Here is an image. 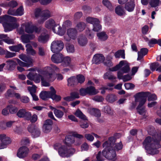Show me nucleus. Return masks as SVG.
Segmentation results:
<instances>
[{"label":"nucleus","mask_w":161,"mask_h":161,"mask_svg":"<svg viewBox=\"0 0 161 161\" xmlns=\"http://www.w3.org/2000/svg\"><path fill=\"white\" fill-rule=\"evenodd\" d=\"M75 141V140L73 136L69 135L66 136L64 142L67 145L69 146L74 143Z\"/></svg>","instance_id":"nucleus-27"},{"label":"nucleus","mask_w":161,"mask_h":161,"mask_svg":"<svg viewBox=\"0 0 161 161\" xmlns=\"http://www.w3.org/2000/svg\"><path fill=\"white\" fill-rule=\"evenodd\" d=\"M97 36L98 39L101 41H105L108 38V35L104 31L97 33Z\"/></svg>","instance_id":"nucleus-34"},{"label":"nucleus","mask_w":161,"mask_h":161,"mask_svg":"<svg viewBox=\"0 0 161 161\" xmlns=\"http://www.w3.org/2000/svg\"><path fill=\"white\" fill-rule=\"evenodd\" d=\"M71 58L70 57L63 56L61 65L64 67H70L71 65Z\"/></svg>","instance_id":"nucleus-25"},{"label":"nucleus","mask_w":161,"mask_h":161,"mask_svg":"<svg viewBox=\"0 0 161 161\" xmlns=\"http://www.w3.org/2000/svg\"><path fill=\"white\" fill-rule=\"evenodd\" d=\"M53 31L54 33L60 36L64 35L65 32V31L62 29L58 25V26L56 27L55 28H53Z\"/></svg>","instance_id":"nucleus-33"},{"label":"nucleus","mask_w":161,"mask_h":161,"mask_svg":"<svg viewBox=\"0 0 161 161\" xmlns=\"http://www.w3.org/2000/svg\"><path fill=\"white\" fill-rule=\"evenodd\" d=\"M84 136L87 140L91 142L93 141L94 139L93 135L92 134V133L91 134H86Z\"/></svg>","instance_id":"nucleus-59"},{"label":"nucleus","mask_w":161,"mask_h":161,"mask_svg":"<svg viewBox=\"0 0 161 161\" xmlns=\"http://www.w3.org/2000/svg\"><path fill=\"white\" fill-rule=\"evenodd\" d=\"M63 55L60 53L53 54L51 58L53 62L55 63L58 64L61 63Z\"/></svg>","instance_id":"nucleus-19"},{"label":"nucleus","mask_w":161,"mask_h":161,"mask_svg":"<svg viewBox=\"0 0 161 161\" xmlns=\"http://www.w3.org/2000/svg\"><path fill=\"white\" fill-rule=\"evenodd\" d=\"M64 47V43L62 41L55 40L51 44V50L53 53H57L61 51Z\"/></svg>","instance_id":"nucleus-10"},{"label":"nucleus","mask_w":161,"mask_h":161,"mask_svg":"<svg viewBox=\"0 0 161 161\" xmlns=\"http://www.w3.org/2000/svg\"><path fill=\"white\" fill-rule=\"evenodd\" d=\"M86 21L88 23L92 24L93 25L99 22V20L97 19L90 17L86 18Z\"/></svg>","instance_id":"nucleus-44"},{"label":"nucleus","mask_w":161,"mask_h":161,"mask_svg":"<svg viewBox=\"0 0 161 161\" xmlns=\"http://www.w3.org/2000/svg\"><path fill=\"white\" fill-rule=\"evenodd\" d=\"M50 89L51 91L50 98L53 100H55L56 101H58L61 100V97L59 95H57L56 94V92L54 88L51 86Z\"/></svg>","instance_id":"nucleus-26"},{"label":"nucleus","mask_w":161,"mask_h":161,"mask_svg":"<svg viewBox=\"0 0 161 161\" xmlns=\"http://www.w3.org/2000/svg\"><path fill=\"white\" fill-rule=\"evenodd\" d=\"M86 27V25L85 23L83 22H80L78 23L76 26V27L77 30L79 31H83Z\"/></svg>","instance_id":"nucleus-37"},{"label":"nucleus","mask_w":161,"mask_h":161,"mask_svg":"<svg viewBox=\"0 0 161 161\" xmlns=\"http://www.w3.org/2000/svg\"><path fill=\"white\" fill-rule=\"evenodd\" d=\"M19 58L23 61L33 66V60L31 57L28 56L25 54H21L19 55Z\"/></svg>","instance_id":"nucleus-21"},{"label":"nucleus","mask_w":161,"mask_h":161,"mask_svg":"<svg viewBox=\"0 0 161 161\" xmlns=\"http://www.w3.org/2000/svg\"><path fill=\"white\" fill-rule=\"evenodd\" d=\"M51 16V13L48 10H45L42 11V19L39 20L38 23L42 24L43 23L44 21L47 18Z\"/></svg>","instance_id":"nucleus-24"},{"label":"nucleus","mask_w":161,"mask_h":161,"mask_svg":"<svg viewBox=\"0 0 161 161\" xmlns=\"http://www.w3.org/2000/svg\"><path fill=\"white\" fill-rule=\"evenodd\" d=\"M27 48L26 50L27 53L32 55L34 56L36 54V52L34 50L31 44H28L26 45Z\"/></svg>","instance_id":"nucleus-40"},{"label":"nucleus","mask_w":161,"mask_h":161,"mask_svg":"<svg viewBox=\"0 0 161 161\" xmlns=\"http://www.w3.org/2000/svg\"><path fill=\"white\" fill-rule=\"evenodd\" d=\"M99 23L100 21L99 20V22L98 23H96L93 25V28L92 29V31H94L97 32L101 29L102 27Z\"/></svg>","instance_id":"nucleus-57"},{"label":"nucleus","mask_w":161,"mask_h":161,"mask_svg":"<svg viewBox=\"0 0 161 161\" xmlns=\"http://www.w3.org/2000/svg\"><path fill=\"white\" fill-rule=\"evenodd\" d=\"M54 114L55 116L58 118H61L64 115L63 112L58 109H55L54 110Z\"/></svg>","instance_id":"nucleus-50"},{"label":"nucleus","mask_w":161,"mask_h":161,"mask_svg":"<svg viewBox=\"0 0 161 161\" xmlns=\"http://www.w3.org/2000/svg\"><path fill=\"white\" fill-rule=\"evenodd\" d=\"M77 83H83L85 80V77L82 75H79L76 77Z\"/></svg>","instance_id":"nucleus-54"},{"label":"nucleus","mask_w":161,"mask_h":161,"mask_svg":"<svg viewBox=\"0 0 161 161\" xmlns=\"http://www.w3.org/2000/svg\"><path fill=\"white\" fill-rule=\"evenodd\" d=\"M45 31L42 33L38 37V41L41 43H45L47 42L49 39V36Z\"/></svg>","instance_id":"nucleus-18"},{"label":"nucleus","mask_w":161,"mask_h":161,"mask_svg":"<svg viewBox=\"0 0 161 161\" xmlns=\"http://www.w3.org/2000/svg\"><path fill=\"white\" fill-rule=\"evenodd\" d=\"M117 77L119 80L122 79L124 82L130 80L132 77L130 75H123L120 72L117 73Z\"/></svg>","instance_id":"nucleus-30"},{"label":"nucleus","mask_w":161,"mask_h":161,"mask_svg":"<svg viewBox=\"0 0 161 161\" xmlns=\"http://www.w3.org/2000/svg\"><path fill=\"white\" fill-rule=\"evenodd\" d=\"M67 35L64 36V39L66 41H69L71 39L75 40L76 38L77 32L75 29L70 28L67 30Z\"/></svg>","instance_id":"nucleus-11"},{"label":"nucleus","mask_w":161,"mask_h":161,"mask_svg":"<svg viewBox=\"0 0 161 161\" xmlns=\"http://www.w3.org/2000/svg\"><path fill=\"white\" fill-rule=\"evenodd\" d=\"M7 64L10 70H14L16 66V63L14 60L9 59L6 61Z\"/></svg>","instance_id":"nucleus-38"},{"label":"nucleus","mask_w":161,"mask_h":161,"mask_svg":"<svg viewBox=\"0 0 161 161\" xmlns=\"http://www.w3.org/2000/svg\"><path fill=\"white\" fill-rule=\"evenodd\" d=\"M115 142L114 143L113 145L112 146V148H113L114 147V150L115 151H118L119 150H121L123 147L122 143L120 142L114 144Z\"/></svg>","instance_id":"nucleus-48"},{"label":"nucleus","mask_w":161,"mask_h":161,"mask_svg":"<svg viewBox=\"0 0 161 161\" xmlns=\"http://www.w3.org/2000/svg\"><path fill=\"white\" fill-rule=\"evenodd\" d=\"M28 131L31 133L34 138L37 137L40 134V131L38 127L34 125H30L28 127Z\"/></svg>","instance_id":"nucleus-13"},{"label":"nucleus","mask_w":161,"mask_h":161,"mask_svg":"<svg viewBox=\"0 0 161 161\" xmlns=\"http://www.w3.org/2000/svg\"><path fill=\"white\" fill-rule=\"evenodd\" d=\"M23 118L26 120L30 121L32 123L35 122L37 119V116L36 114L32 115L31 112L26 110Z\"/></svg>","instance_id":"nucleus-16"},{"label":"nucleus","mask_w":161,"mask_h":161,"mask_svg":"<svg viewBox=\"0 0 161 161\" xmlns=\"http://www.w3.org/2000/svg\"><path fill=\"white\" fill-rule=\"evenodd\" d=\"M92 99L97 102H103L104 99L101 96H97L92 98Z\"/></svg>","instance_id":"nucleus-64"},{"label":"nucleus","mask_w":161,"mask_h":161,"mask_svg":"<svg viewBox=\"0 0 161 161\" xmlns=\"http://www.w3.org/2000/svg\"><path fill=\"white\" fill-rule=\"evenodd\" d=\"M78 42L81 46H85L87 42V38L84 36H80L78 39Z\"/></svg>","instance_id":"nucleus-35"},{"label":"nucleus","mask_w":161,"mask_h":161,"mask_svg":"<svg viewBox=\"0 0 161 161\" xmlns=\"http://www.w3.org/2000/svg\"><path fill=\"white\" fill-rule=\"evenodd\" d=\"M43 70L39 74H36L34 75L33 80L36 83H39L41 80L42 85L44 86L47 87L50 86L48 81L49 80L46 78L45 75L42 74Z\"/></svg>","instance_id":"nucleus-8"},{"label":"nucleus","mask_w":161,"mask_h":161,"mask_svg":"<svg viewBox=\"0 0 161 161\" xmlns=\"http://www.w3.org/2000/svg\"><path fill=\"white\" fill-rule=\"evenodd\" d=\"M14 59L16 60L17 61L18 64L20 66L22 67H25L28 68L32 66V65L30 64L25 62H24L22 61L18 58H15Z\"/></svg>","instance_id":"nucleus-43"},{"label":"nucleus","mask_w":161,"mask_h":161,"mask_svg":"<svg viewBox=\"0 0 161 161\" xmlns=\"http://www.w3.org/2000/svg\"><path fill=\"white\" fill-rule=\"evenodd\" d=\"M135 6L134 0H130L129 2L125 4V8L129 12H132L134 11Z\"/></svg>","instance_id":"nucleus-17"},{"label":"nucleus","mask_w":161,"mask_h":161,"mask_svg":"<svg viewBox=\"0 0 161 161\" xmlns=\"http://www.w3.org/2000/svg\"><path fill=\"white\" fill-rule=\"evenodd\" d=\"M106 100L109 103H113L117 100V97L114 94H108L107 96Z\"/></svg>","instance_id":"nucleus-41"},{"label":"nucleus","mask_w":161,"mask_h":161,"mask_svg":"<svg viewBox=\"0 0 161 161\" xmlns=\"http://www.w3.org/2000/svg\"><path fill=\"white\" fill-rule=\"evenodd\" d=\"M115 12L118 15L120 16H122L125 14L124 8L121 6H119L115 8Z\"/></svg>","instance_id":"nucleus-39"},{"label":"nucleus","mask_w":161,"mask_h":161,"mask_svg":"<svg viewBox=\"0 0 161 161\" xmlns=\"http://www.w3.org/2000/svg\"><path fill=\"white\" fill-rule=\"evenodd\" d=\"M149 4L152 7H155L161 4L159 0H149Z\"/></svg>","instance_id":"nucleus-49"},{"label":"nucleus","mask_w":161,"mask_h":161,"mask_svg":"<svg viewBox=\"0 0 161 161\" xmlns=\"http://www.w3.org/2000/svg\"><path fill=\"white\" fill-rule=\"evenodd\" d=\"M42 11L40 8H37L34 11V15L36 18L39 17L42 18Z\"/></svg>","instance_id":"nucleus-52"},{"label":"nucleus","mask_w":161,"mask_h":161,"mask_svg":"<svg viewBox=\"0 0 161 161\" xmlns=\"http://www.w3.org/2000/svg\"><path fill=\"white\" fill-rule=\"evenodd\" d=\"M148 93L141 92L137 93L135 96V102H139V104L137 108V111L140 114L144 116L146 115V111L144 108L141 107L145 104L146 101V97Z\"/></svg>","instance_id":"nucleus-4"},{"label":"nucleus","mask_w":161,"mask_h":161,"mask_svg":"<svg viewBox=\"0 0 161 161\" xmlns=\"http://www.w3.org/2000/svg\"><path fill=\"white\" fill-rule=\"evenodd\" d=\"M26 110L25 109L23 108L20 109L17 112V115L19 118H23Z\"/></svg>","instance_id":"nucleus-58"},{"label":"nucleus","mask_w":161,"mask_h":161,"mask_svg":"<svg viewBox=\"0 0 161 161\" xmlns=\"http://www.w3.org/2000/svg\"><path fill=\"white\" fill-rule=\"evenodd\" d=\"M0 149L6 148L8 145L10 144L11 141L10 138L5 134H0Z\"/></svg>","instance_id":"nucleus-12"},{"label":"nucleus","mask_w":161,"mask_h":161,"mask_svg":"<svg viewBox=\"0 0 161 161\" xmlns=\"http://www.w3.org/2000/svg\"><path fill=\"white\" fill-rule=\"evenodd\" d=\"M119 70L117 73L120 72L122 75L124 74L128 73L130 70L129 65L128 63L125 61H120L119 64L115 66L109 68L108 70L110 71H115Z\"/></svg>","instance_id":"nucleus-7"},{"label":"nucleus","mask_w":161,"mask_h":161,"mask_svg":"<svg viewBox=\"0 0 161 161\" xmlns=\"http://www.w3.org/2000/svg\"><path fill=\"white\" fill-rule=\"evenodd\" d=\"M66 49L69 53H73L75 51V49L73 45L68 43L66 45Z\"/></svg>","instance_id":"nucleus-55"},{"label":"nucleus","mask_w":161,"mask_h":161,"mask_svg":"<svg viewBox=\"0 0 161 161\" xmlns=\"http://www.w3.org/2000/svg\"><path fill=\"white\" fill-rule=\"evenodd\" d=\"M103 5L109 10H113V7L110 2L108 0H103L102 2Z\"/></svg>","instance_id":"nucleus-46"},{"label":"nucleus","mask_w":161,"mask_h":161,"mask_svg":"<svg viewBox=\"0 0 161 161\" xmlns=\"http://www.w3.org/2000/svg\"><path fill=\"white\" fill-rule=\"evenodd\" d=\"M53 71L58 72L59 69L54 64H51L50 66L44 68L43 70L42 74L45 75V77L50 81H53L56 78L55 75L53 73Z\"/></svg>","instance_id":"nucleus-6"},{"label":"nucleus","mask_w":161,"mask_h":161,"mask_svg":"<svg viewBox=\"0 0 161 161\" xmlns=\"http://www.w3.org/2000/svg\"><path fill=\"white\" fill-rule=\"evenodd\" d=\"M15 17L6 15L3 18L0 17V23L3 24L5 32L12 30L19 26Z\"/></svg>","instance_id":"nucleus-3"},{"label":"nucleus","mask_w":161,"mask_h":161,"mask_svg":"<svg viewBox=\"0 0 161 161\" xmlns=\"http://www.w3.org/2000/svg\"><path fill=\"white\" fill-rule=\"evenodd\" d=\"M152 137L153 138H152L150 136L147 137L144 140L143 144L148 154L154 155L159 153V151L157 149L160 147L158 142L161 141L160 135L155 134Z\"/></svg>","instance_id":"nucleus-1"},{"label":"nucleus","mask_w":161,"mask_h":161,"mask_svg":"<svg viewBox=\"0 0 161 161\" xmlns=\"http://www.w3.org/2000/svg\"><path fill=\"white\" fill-rule=\"evenodd\" d=\"M103 110L105 113L109 115H112L114 114V111L109 106L106 105L104 106Z\"/></svg>","instance_id":"nucleus-42"},{"label":"nucleus","mask_w":161,"mask_h":161,"mask_svg":"<svg viewBox=\"0 0 161 161\" xmlns=\"http://www.w3.org/2000/svg\"><path fill=\"white\" fill-rule=\"evenodd\" d=\"M114 56L116 58H119L121 57L123 59H125V54L124 51L122 50H118L115 53Z\"/></svg>","instance_id":"nucleus-47"},{"label":"nucleus","mask_w":161,"mask_h":161,"mask_svg":"<svg viewBox=\"0 0 161 161\" xmlns=\"http://www.w3.org/2000/svg\"><path fill=\"white\" fill-rule=\"evenodd\" d=\"M105 158L103 154V151L102 153L100 151L99 152L96 156L97 161H103L105 160Z\"/></svg>","instance_id":"nucleus-53"},{"label":"nucleus","mask_w":161,"mask_h":161,"mask_svg":"<svg viewBox=\"0 0 161 161\" xmlns=\"http://www.w3.org/2000/svg\"><path fill=\"white\" fill-rule=\"evenodd\" d=\"M104 60V57L101 54L95 55L92 59V62L93 63L98 64L102 62Z\"/></svg>","instance_id":"nucleus-20"},{"label":"nucleus","mask_w":161,"mask_h":161,"mask_svg":"<svg viewBox=\"0 0 161 161\" xmlns=\"http://www.w3.org/2000/svg\"><path fill=\"white\" fill-rule=\"evenodd\" d=\"M51 92V91L42 92L40 94V97L42 100H45L47 98H50Z\"/></svg>","instance_id":"nucleus-36"},{"label":"nucleus","mask_w":161,"mask_h":161,"mask_svg":"<svg viewBox=\"0 0 161 161\" xmlns=\"http://www.w3.org/2000/svg\"><path fill=\"white\" fill-rule=\"evenodd\" d=\"M74 114L77 117L82 119L83 120H87V118L86 116L79 109L76 110V112L74 113Z\"/></svg>","instance_id":"nucleus-45"},{"label":"nucleus","mask_w":161,"mask_h":161,"mask_svg":"<svg viewBox=\"0 0 161 161\" xmlns=\"http://www.w3.org/2000/svg\"><path fill=\"white\" fill-rule=\"evenodd\" d=\"M86 33L87 37L90 39H92L94 37V33L92 31L89 30L88 29L86 30Z\"/></svg>","instance_id":"nucleus-61"},{"label":"nucleus","mask_w":161,"mask_h":161,"mask_svg":"<svg viewBox=\"0 0 161 161\" xmlns=\"http://www.w3.org/2000/svg\"><path fill=\"white\" fill-rule=\"evenodd\" d=\"M22 27H25V31L28 33H32L34 32L38 33L40 31V29L33 25L31 22L23 23Z\"/></svg>","instance_id":"nucleus-9"},{"label":"nucleus","mask_w":161,"mask_h":161,"mask_svg":"<svg viewBox=\"0 0 161 161\" xmlns=\"http://www.w3.org/2000/svg\"><path fill=\"white\" fill-rule=\"evenodd\" d=\"M115 142V138L111 137L103 145V147L104 148V149L103 150L104 157L108 160L112 161H115L117 158L115 151L112 148V146Z\"/></svg>","instance_id":"nucleus-2"},{"label":"nucleus","mask_w":161,"mask_h":161,"mask_svg":"<svg viewBox=\"0 0 161 161\" xmlns=\"http://www.w3.org/2000/svg\"><path fill=\"white\" fill-rule=\"evenodd\" d=\"M148 93L147 94V95L146 97V98L147 97H148V101H154L156 100L157 99V97L156 95L154 94L149 95L150 93L149 92H147Z\"/></svg>","instance_id":"nucleus-62"},{"label":"nucleus","mask_w":161,"mask_h":161,"mask_svg":"<svg viewBox=\"0 0 161 161\" xmlns=\"http://www.w3.org/2000/svg\"><path fill=\"white\" fill-rule=\"evenodd\" d=\"M16 16H20L24 13V9L22 6H21L16 10Z\"/></svg>","instance_id":"nucleus-56"},{"label":"nucleus","mask_w":161,"mask_h":161,"mask_svg":"<svg viewBox=\"0 0 161 161\" xmlns=\"http://www.w3.org/2000/svg\"><path fill=\"white\" fill-rule=\"evenodd\" d=\"M53 124V122L51 120H46L42 127L43 131L45 133L49 132L52 129Z\"/></svg>","instance_id":"nucleus-15"},{"label":"nucleus","mask_w":161,"mask_h":161,"mask_svg":"<svg viewBox=\"0 0 161 161\" xmlns=\"http://www.w3.org/2000/svg\"><path fill=\"white\" fill-rule=\"evenodd\" d=\"M54 148L56 150H58L60 156L63 157H69L72 155L75 152L74 148L66 147L60 143L55 144L54 146Z\"/></svg>","instance_id":"nucleus-5"},{"label":"nucleus","mask_w":161,"mask_h":161,"mask_svg":"<svg viewBox=\"0 0 161 161\" xmlns=\"http://www.w3.org/2000/svg\"><path fill=\"white\" fill-rule=\"evenodd\" d=\"M67 81L68 85L69 86H73L77 84L76 78L74 76H72L68 78L67 79Z\"/></svg>","instance_id":"nucleus-31"},{"label":"nucleus","mask_w":161,"mask_h":161,"mask_svg":"<svg viewBox=\"0 0 161 161\" xmlns=\"http://www.w3.org/2000/svg\"><path fill=\"white\" fill-rule=\"evenodd\" d=\"M88 94L94 95L97 94L98 91L93 86H90L86 88Z\"/></svg>","instance_id":"nucleus-32"},{"label":"nucleus","mask_w":161,"mask_h":161,"mask_svg":"<svg viewBox=\"0 0 161 161\" xmlns=\"http://www.w3.org/2000/svg\"><path fill=\"white\" fill-rule=\"evenodd\" d=\"M21 39L22 42L24 43H27L30 42L27 34L22 35L21 37Z\"/></svg>","instance_id":"nucleus-63"},{"label":"nucleus","mask_w":161,"mask_h":161,"mask_svg":"<svg viewBox=\"0 0 161 161\" xmlns=\"http://www.w3.org/2000/svg\"><path fill=\"white\" fill-rule=\"evenodd\" d=\"M18 5V3L16 1L14 0H12L8 3H4L1 4V6L6 8H14Z\"/></svg>","instance_id":"nucleus-22"},{"label":"nucleus","mask_w":161,"mask_h":161,"mask_svg":"<svg viewBox=\"0 0 161 161\" xmlns=\"http://www.w3.org/2000/svg\"><path fill=\"white\" fill-rule=\"evenodd\" d=\"M148 52V50L147 48H142L140 51L138 52L137 60H140L142 59L143 57L147 54Z\"/></svg>","instance_id":"nucleus-28"},{"label":"nucleus","mask_w":161,"mask_h":161,"mask_svg":"<svg viewBox=\"0 0 161 161\" xmlns=\"http://www.w3.org/2000/svg\"><path fill=\"white\" fill-rule=\"evenodd\" d=\"M45 26L46 28L48 29L52 28L53 30V28H55L58 26V25L56 24L53 19H50L46 21Z\"/></svg>","instance_id":"nucleus-23"},{"label":"nucleus","mask_w":161,"mask_h":161,"mask_svg":"<svg viewBox=\"0 0 161 161\" xmlns=\"http://www.w3.org/2000/svg\"><path fill=\"white\" fill-rule=\"evenodd\" d=\"M7 108L9 110L10 113L12 114L15 113L18 110L17 107L12 105H10L8 106Z\"/></svg>","instance_id":"nucleus-51"},{"label":"nucleus","mask_w":161,"mask_h":161,"mask_svg":"<svg viewBox=\"0 0 161 161\" xmlns=\"http://www.w3.org/2000/svg\"><path fill=\"white\" fill-rule=\"evenodd\" d=\"M9 48L10 51L15 52H19L20 50H24L23 46L21 44L15 46H9Z\"/></svg>","instance_id":"nucleus-29"},{"label":"nucleus","mask_w":161,"mask_h":161,"mask_svg":"<svg viewBox=\"0 0 161 161\" xmlns=\"http://www.w3.org/2000/svg\"><path fill=\"white\" fill-rule=\"evenodd\" d=\"M29 152V149L27 147L23 146L19 148L17 155L19 158H23L28 156Z\"/></svg>","instance_id":"nucleus-14"},{"label":"nucleus","mask_w":161,"mask_h":161,"mask_svg":"<svg viewBox=\"0 0 161 161\" xmlns=\"http://www.w3.org/2000/svg\"><path fill=\"white\" fill-rule=\"evenodd\" d=\"M159 64L157 62H154L151 63L150 65V68L152 71H154L156 69L158 68Z\"/></svg>","instance_id":"nucleus-60"}]
</instances>
